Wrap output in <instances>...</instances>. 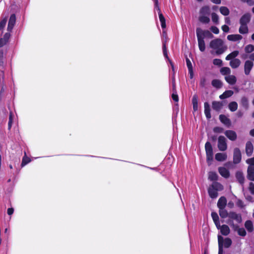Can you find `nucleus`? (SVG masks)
Here are the masks:
<instances>
[{
    "mask_svg": "<svg viewBox=\"0 0 254 254\" xmlns=\"http://www.w3.org/2000/svg\"><path fill=\"white\" fill-rule=\"evenodd\" d=\"M236 204L238 207L240 208H243L244 206L243 202L240 199H238L237 200Z\"/></svg>",
    "mask_w": 254,
    "mask_h": 254,
    "instance_id": "0e129e2a",
    "label": "nucleus"
},
{
    "mask_svg": "<svg viewBox=\"0 0 254 254\" xmlns=\"http://www.w3.org/2000/svg\"><path fill=\"white\" fill-rule=\"evenodd\" d=\"M163 52L164 56L165 57V58L169 60V57H168V54H167V48H166V44L164 42H163Z\"/></svg>",
    "mask_w": 254,
    "mask_h": 254,
    "instance_id": "09e8293b",
    "label": "nucleus"
},
{
    "mask_svg": "<svg viewBox=\"0 0 254 254\" xmlns=\"http://www.w3.org/2000/svg\"><path fill=\"white\" fill-rule=\"evenodd\" d=\"M4 80V72L3 70H0V82L3 84Z\"/></svg>",
    "mask_w": 254,
    "mask_h": 254,
    "instance_id": "4d7b16f0",
    "label": "nucleus"
},
{
    "mask_svg": "<svg viewBox=\"0 0 254 254\" xmlns=\"http://www.w3.org/2000/svg\"><path fill=\"white\" fill-rule=\"evenodd\" d=\"M254 66L253 63L250 60H247L244 64V72L246 75H249Z\"/></svg>",
    "mask_w": 254,
    "mask_h": 254,
    "instance_id": "6e6552de",
    "label": "nucleus"
},
{
    "mask_svg": "<svg viewBox=\"0 0 254 254\" xmlns=\"http://www.w3.org/2000/svg\"><path fill=\"white\" fill-rule=\"evenodd\" d=\"M204 114L206 116V118L207 119L209 120L211 118V110H210V107L209 104V103L207 102H205L204 103Z\"/></svg>",
    "mask_w": 254,
    "mask_h": 254,
    "instance_id": "4468645a",
    "label": "nucleus"
},
{
    "mask_svg": "<svg viewBox=\"0 0 254 254\" xmlns=\"http://www.w3.org/2000/svg\"><path fill=\"white\" fill-rule=\"evenodd\" d=\"M210 8L208 5H204L200 8L199 11L198 20L202 24H208L210 19Z\"/></svg>",
    "mask_w": 254,
    "mask_h": 254,
    "instance_id": "7ed1b4c3",
    "label": "nucleus"
},
{
    "mask_svg": "<svg viewBox=\"0 0 254 254\" xmlns=\"http://www.w3.org/2000/svg\"><path fill=\"white\" fill-rule=\"evenodd\" d=\"M220 73L223 75H229L231 73V69L228 67H223L220 70Z\"/></svg>",
    "mask_w": 254,
    "mask_h": 254,
    "instance_id": "e433bc0d",
    "label": "nucleus"
},
{
    "mask_svg": "<svg viewBox=\"0 0 254 254\" xmlns=\"http://www.w3.org/2000/svg\"><path fill=\"white\" fill-rule=\"evenodd\" d=\"M249 190L251 193L254 194V184L253 183H250L249 185Z\"/></svg>",
    "mask_w": 254,
    "mask_h": 254,
    "instance_id": "e2e57ef3",
    "label": "nucleus"
},
{
    "mask_svg": "<svg viewBox=\"0 0 254 254\" xmlns=\"http://www.w3.org/2000/svg\"><path fill=\"white\" fill-rule=\"evenodd\" d=\"M7 20L6 18H4L1 20L0 22V31H2L4 27H5L6 23Z\"/></svg>",
    "mask_w": 254,
    "mask_h": 254,
    "instance_id": "5fc2aeb1",
    "label": "nucleus"
},
{
    "mask_svg": "<svg viewBox=\"0 0 254 254\" xmlns=\"http://www.w3.org/2000/svg\"><path fill=\"white\" fill-rule=\"evenodd\" d=\"M240 26L239 28V32L241 34H246L249 32V28L248 25L240 24Z\"/></svg>",
    "mask_w": 254,
    "mask_h": 254,
    "instance_id": "a878e982",
    "label": "nucleus"
},
{
    "mask_svg": "<svg viewBox=\"0 0 254 254\" xmlns=\"http://www.w3.org/2000/svg\"><path fill=\"white\" fill-rule=\"evenodd\" d=\"M172 98L174 101H175V102L178 101L179 98H178V96L177 94L176 90L173 91V93H172Z\"/></svg>",
    "mask_w": 254,
    "mask_h": 254,
    "instance_id": "6e6d98bb",
    "label": "nucleus"
},
{
    "mask_svg": "<svg viewBox=\"0 0 254 254\" xmlns=\"http://www.w3.org/2000/svg\"><path fill=\"white\" fill-rule=\"evenodd\" d=\"M242 159V154L240 149L236 147L233 151V163L235 164L239 163Z\"/></svg>",
    "mask_w": 254,
    "mask_h": 254,
    "instance_id": "0eeeda50",
    "label": "nucleus"
},
{
    "mask_svg": "<svg viewBox=\"0 0 254 254\" xmlns=\"http://www.w3.org/2000/svg\"><path fill=\"white\" fill-rule=\"evenodd\" d=\"M223 104L222 102L219 101H213L212 103V109L217 111L219 112L222 109Z\"/></svg>",
    "mask_w": 254,
    "mask_h": 254,
    "instance_id": "f3484780",
    "label": "nucleus"
},
{
    "mask_svg": "<svg viewBox=\"0 0 254 254\" xmlns=\"http://www.w3.org/2000/svg\"><path fill=\"white\" fill-rule=\"evenodd\" d=\"M236 177L239 183L243 185L244 183V177L243 174L241 172H238L236 174Z\"/></svg>",
    "mask_w": 254,
    "mask_h": 254,
    "instance_id": "7c9ffc66",
    "label": "nucleus"
},
{
    "mask_svg": "<svg viewBox=\"0 0 254 254\" xmlns=\"http://www.w3.org/2000/svg\"><path fill=\"white\" fill-rule=\"evenodd\" d=\"M245 51L247 53H251L254 51V46L251 44L247 45L245 48Z\"/></svg>",
    "mask_w": 254,
    "mask_h": 254,
    "instance_id": "37998d69",
    "label": "nucleus"
},
{
    "mask_svg": "<svg viewBox=\"0 0 254 254\" xmlns=\"http://www.w3.org/2000/svg\"><path fill=\"white\" fill-rule=\"evenodd\" d=\"M228 223L232 226V228L234 231H237L239 229V227L237 225L234 224L233 221H230Z\"/></svg>",
    "mask_w": 254,
    "mask_h": 254,
    "instance_id": "680f3d73",
    "label": "nucleus"
},
{
    "mask_svg": "<svg viewBox=\"0 0 254 254\" xmlns=\"http://www.w3.org/2000/svg\"><path fill=\"white\" fill-rule=\"evenodd\" d=\"M223 238L219 235L218 236V254H223V248H222V241Z\"/></svg>",
    "mask_w": 254,
    "mask_h": 254,
    "instance_id": "2f4dec72",
    "label": "nucleus"
},
{
    "mask_svg": "<svg viewBox=\"0 0 254 254\" xmlns=\"http://www.w3.org/2000/svg\"><path fill=\"white\" fill-rule=\"evenodd\" d=\"M13 114L12 112H10L9 115V119H8V129L10 130L13 122Z\"/></svg>",
    "mask_w": 254,
    "mask_h": 254,
    "instance_id": "c03bdc74",
    "label": "nucleus"
},
{
    "mask_svg": "<svg viewBox=\"0 0 254 254\" xmlns=\"http://www.w3.org/2000/svg\"><path fill=\"white\" fill-rule=\"evenodd\" d=\"M219 120L222 124L227 127H229L231 126V123L230 120L225 115H220L219 116Z\"/></svg>",
    "mask_w": 254,
    "mask_h": 254,
    "instance_id": "dca6fc26",
    "label": "nucleus"
},
{
    "mask_svg": "<svg viewBox=\"0 0 254 254\" xmlns=\"http://www.w3.org/2000/svg\"><path fill=\"white\" fill-rule=\"evenodd\" d=\"M241 63L239 59H234L230 61V65L232 68H237L240 66Z\"/></svg>",
    "mask_w": 254,
    "mask_h": 254,
    "instance_id": "5701e85b",
    "label": "nucleus"
},
{
    "mask_svg": "<svg viewBox=\"0 0 254 254\" xmlns=\"http://www.w3.org/2000/svg\"><path fill=\"white\" fill-rule=\"evenodd\" d=\"M196 34L198 41V46L201 52H204L205 50L204 38H212L213 34L208 30H202L200 28L196 29Z\"/></svg>",
    "mask_w": 254,
    "mask_h": 254,
    "instance_id": "f257e3e1",
    "label": "nucleus"
},
{
    "mask_svg": "<svg viewBox=\"0 0 254 254\" xmlns=\"http://www.w3.org/2000/svg\"><path fill=\"white\" fill-rule=\"evenodd\" d=\"M232 245V240L229 238L223 239L222 241V247L224 246L225 248H229Z\"/></svg>",
    "mask_w": 254,
    "mask_h": 254,
    "instance_id": "f704fd0d",
    "label": "nucleus"
},
{
    "mask_svg": "<svg viewBox=\"0 0 254 254\" xmlns=\"http://www.w3.org/2000/svg\"><path fill=\"white\" fill-rule=\"evenodd\" d=\"M192 103L193 105V109L194 111H196L198 109V103L197 98L195 96H194L192 99Z\"/></svg>",
    "mask_w": 254,
    "mask_h": 254,
    "instance_id": "79ce46f5",
    "label": "nucleus"
},
{
    "mask_svg": "<svg viewBox=\"0 0 254 254\" xmlns=\"http://www.w3.org/2000/svg\"><path fill=\"white\" fill-rule=\"evenodd\" d=\"M210 187L217 191H221L223 190V186L220 183L217 182H213Z\"/></svg>",
    "mask_w": 254,
    "mask_h": 254,
    "instance_id": "c85d7f7f",
    "label": "nucleus"
},
{
    "mask_svg": "<svg viewBox=\"0 0 254 254\" xmlns=\"http://www.w3.org/2000/svg\"><path fill=\"white\" fill-rule=\"evenodd\" d=\"M219 213L220 217L222 218L229 217V213L225 208H219Z\"/></svg>",
    "mask_w": 254,
    "mask_h": 254,
    "instance_id": "4c0bfd02",
    "label": "nucleus"
},
{
    "mask_svg": "<svg viewBox=\"0 0 254 254\" xmlns=\"http://www.w3.org/2000/svg\"><path fill=\"white\" fill-rule=\"evenodd\" d=\"M247 178L248 179L252 181H254V168L253 167H248L247 170Z\"/></svg>",
    "mask_w": 254,
    "mask_h": 254,
    "instance_id": "4be33fe9",
    "label": "nucleus"
},
{
    "mask_svg": "<svg viewBox=\"0 0 254 254\" xmlns=\"http://www.w3.org/2000/svg\"><path fill=\"white\" fill-rule=\"evenodd\" d=\"M213 64L215 65L220 66L222 65V61L220 59H215L213 61Z\"/></svg>",
    "mask_w": 254,
    "mask_h": 254,
    "instance_id": "8fccbe9b",
    "label": "nucleus"
},
{
    "mask_svg": "<svg viewBox=\"0 0 254 254\" xmlns=\"http://www.w3.org/2000/svg\"><path fill=\"white\" fill-rule=\"evenodd\" d=\"M186 64H187V65L188 70L190 69H193L191 63L188 58L186 59Z\"/></svg>",
    "mask_w": 254,
    "mask_h": 254,
    "instance_id": "bf43d9fd",
    "label": "nucleus"
},
{
    "mask_svg": "<svg viewBox=\"0 0 254 254\" xmlns=\"http://www.w3.org/2000/svg\"><path fill=\"white\" fill-rule=\"evenodd\" d=\"M211 15L212 22L215 24H218L219 23L218 15L215 12L212 13Z\"/></svg>",
    "mask_w": 254,
    "mask_h": 254,
    "instance_id": "a19ab883",
    "label": "nucleus"
},
{
    "mask_svg": "<svg viewBox=\"0 0 254 254\" xmlns=\"http://www.w3.org/2000/svg\"><path fill=\"white\" fill-rule=\"evenodd\" d=\"M206 151V160L208 164H210L213 158V148L211 143L207 141L205 144Z\"/></svg>",
    "mask_w": 254,
    "mask_h": 254,
    "instance_id": "20e7f679",
    "label": "nucleus"
},
{
    "mask_svg": "<svg viewBox=\"0 0 254 254\" xmlns=\"http://www.w3.org/2000/svg\"><path fill=\"white\" fill-rule=\"evenodd\" d=\"M243 2L247 3L249 6H252L254 5V0H241Z\"/></svg>",
    "mask_w": 254,
    "mask_h": 254,
    "instance_id": "13d9d810",
    "label": "nucleus"
},
{
    "mask_svg": "<svg viewBox=\"0 0 254 254\" xmlns=\"http://www.w3.org/2000/svg\"><path fill=\"white\" fill-rule=\"evenodd\" d=\"M16 22V16L14 14L10 15L7 26V31L10 32L12 31Z\"/></svg>",
    "mask_w": 254,
    "mask_h": 254,
    "instance_id": "9b49d317",
    "label": "nucleus"
},
{
    "mask_svg": "<svg viewBox=\"0 0 254 254\" xmlns=\"http://www.w3.org/2000/svg\"><path fill=\"white\" fill-rule=\"evenodd\" d=\"M225 79L228 83L231 85H234L237 82V78L234 75L230 74L229 75L225 76Z\"/></svg>",
    "mask_w": 254,
    "mask_h": 254,
    "instance_id": "2eb2a0df",
    "label": "nucleus"
},
{
    "mask_svg": "<svg viewBox=\"0 0 254 254\" xmlns=\"http://www.w3.org/2000/svg\"><path fill=\"white\" fill-rule=\"evenodd\" d=\"M254 151V146L252 143L249 141L246 144V153L249 157L252 156Z\"/></svg>",
    "mask_w": 254,
    "mask_h": 254,
    "instance_id": "ddd939ff",
    "label": "nucleus"
},
{
    "mask_svg": "<svg viewBox=\"0 0 254 254\" xmlns=\"http://www.w3.org/2000/svg\"><path fill=\"white\" fill-rule=\"evenodd\" d=\"M245 227L250 232H252L254 230L253 224L251 220H247L246 221L245 223Z\"/></svg>",
    "mask_w": 254,
    "mask_h": 254,
    "instance_id": "473e14b6",
    "label": "nucleus"
},
{
    "mask_svg": "<svg viewBox=\"0 0 254 254\" xmlns=\"http://www.w3.org/2000/svg\"><path fill=\"white\" fill-rule=\"evenodd\" d=\"M217 147L221 151H224L227 150V139L224 136L220 135L218 137Z\"/></svg>",
    "mask_w": 254,
    "mask_h": 254,
    "instance_id": "39448f33",
    "label": "nucleus"
},
{
    "mask_svg": "<svg viewBox=\"0 0 254 254\" xmlns=\"http://www.w3.org/2000/svg\"><path fill=\"white\" fill-rule=\"evenodd\" d=\"M228 108L231 112H235L238 109V104L235 101L230 102L228 105Z\"/></svg>",
    "mask_w": 254,
    "mask_h": 254,
    "instance_id": "c9c22d12",
    "label": "nucleus"
},
{
    "mask_svg": "<svg viewBox=\"0 0 254 254\" xmlns=\"http://www.w3.org/2000/svg\"><path fill=\"white\" fill-rule=\"evenodd\" d=\"M209 46L210 48L215 50L217 55L222 54L227 49V47L224 44L223 41L219 38L211 41Z\"/></svg>",
    "mask_w": 254,
    "mask_h": 254,
    "instance_id": "f03ea898",
    "label": "nucleus"
},
{
    "mask_svg": "<svg viewBox=\"0 0 254 254\" xmlns=\"http://www.w3.org/2000/svg\"><path fill=\"white\" fill-rule=\"evenodd\" d=\"M239 52L238 51H234L227 55L225 58L226 60L229 61L234 59L238 56Z\"/></svg>",
    "mask_w": 254,
    "mask_h": 254,
    "instance_id": "c756f323",
    "label": "nucleus"
},
{
    "mask_svg": "<svg viewBox=\"0 0 254 254\" xmlns=\"http://www.w3.org/2000/svg\"><path fill=\"white\" fill-rule=\"evenodd\" d=\"M222 29L224 32L227 33L229 31V27L226 25H224L222 26Z\"/></svg>",
    "mask_w": 254,
    "mask_h": 254,
    "instance_id": "69168bd1",
    "label": "nucleus"
},
{
    "mask_svg": "<svg viewBox=\"0 0 254 254\" xmlns=\"http://www.w3.org/2000/svg\"><path fill=\"white\" fill-rule=\"evenodd\" d=\"M211 217L214 223H218V221H219L218 215L216 212H212Z\"/></svg>",
    "mask_w": 254,
    "mask_h": 254,
    "instance_id": "49530a36",
    "label": "nucleus"
},
{
    "mask_svg": "<svg viewBox=\"0 0 254 254\" xmlns=\"http://www.w3.org/2000/svg\"><path fill=\"white\" fill-rule=\"evenodd\" d=\"M215 159L220 162L225 161L227 158V155L226 153H217L215 156Z\"/></svg>",
    "mask_w": 254,
    "mask_h": 254,
    "instance_id": "412c9836",
    "label": "nucleus"
},
{
    "mask_svg": "<svg viewBox=\"0 0 254 254\" xmlns=\"http://www.w3.org/2000/svg\"><path fill=\"white\" fill-rule=\"evenodd\" d=\"M224 134L226 137L231 141H235L237 139V133L234 130H227L224 132Z\"/></svg>",
    "mask_w": 254,
    "mask_h": 254,
    "instance_id": "9d476101",
    "label": "nucleus"
},
{
    "mask_svg": "<svg viewBox=\"0 0 254 254\" xmlns=\"http://www.w3.org/2000/svg\"><path fill=\"white\" fill-rule=\"evenodd\" d=\"M213 130L215 133H220L223 132L224 129L222 127H216L213 128Z\"/></svg>",
    "mask_w": 254,
    "mask_h": 254,
    "instance_id": "3c124183",
    "label": "nucleus"
},
{
    "mask_svg": "<svg viewBox=\"0 0 254 254\" xmlns=\"http://www.w3.org/2000/svg\"><path fill=\"white\" fill-rule=\"evenodd\" d=\"M13 212H14V209L13 208H8L7 209V212L9 215H12L13 213Z\"/></svg>",
    "mask_w": 254,
    "mask_h": 254,
    "instance_id": "774afa93",
    "label": "nucleus"
},
{
    "mask_svg": "<svg viewBox=\"0 0 254 254\" xmlns=\"http://www.w3.org/2000/svg\"><path fill=\"white\" fill-rule=\"evenodd\" d=\"M30 161H31V160L29 157H28L26 156H24L22 158L21 166L22 167L25 166L26 164H27L28 163H29L30 162Z\"/></svg>",
    "mask_w": 254,
    "mask_h": 254,
    "instance_id": "a18cd8bd",
    "label": "nucleus"
},
{
    "mask_svg": "<svg viewBox=\"0 0 254 254\" xmlns=\"http://www.w3.org/2000/svg\"><path fill=\"white\" fill-rule=\"evenodd\" d=\"M240 104L246 110H248L249 107V100L247 97L243 96L241 98Z\"/></svg>",
    "mask_w": 254,
    "mask_h": 254,
    "instance_id": "b1692460",
    "label": "nucleus"
},
{
    "mask_svg": "<svg viewBox=\"0 0 254 254\" xmlns=\"http://www.w3.org/2000/svg\"><path fill=\"white\" fill-rule=\"evenodd\" d=\"M218 176L214 172H210L208 174V179L210 181H215L217 180Z\"/></svg>",
    "mask_w": 254,
    "mask_h": 254,
    "instance_id": "ea45409f",
    "label": "nucleus"
},
{
    "mask_svg": "<svg viewBox=\"0 0 254 254\" xmlns=\"http://www.w3.org/2000/svg\"><path fill=\"white\" fill-rule=\"evenodd\" d=\"M212 85L217 89L221 88L222 86V83L221 80L219 79H213L211 82Z\"/></svg>",
    "mask_w": 254,
    "mask_h": 254,
    "instance_id": "72a5a7b5",
    "label": "nucleus"
},
{
    "mask_svg": "<svg viewBox=\"0 0 254 254\" xmlns=\"http://www.w3.org/2000/svg\"><path fill=\"white\" fill-rule=\"evenodd\" d=\"M208 193L211 198H216L218 196L217 191L211 187L208 188Z\"/></svg>",
    "mask_w": 254,
    "mask_h": 254,
    "instance_id": "bb28decb",
    "label": "nucleus"
},
{
    "mask_svg": "<svg viewBox=\"0 0 254 254\" xmlns=\"http://www.w3.org/2000/svg\"><path fill=\"white\" fill-rule=\"evenodd\" d=\"M8 42L7 41L4 39L3 38H1L0 39V47H2L4 45H5Z\"/></svg>",
    "mask_w": 254,
    "mask_h": 254,
    "instance_id": "052dcab7",
    "label": "nucleus"
},
{
    "mask_svg": "<svg viewBox=\"0 0 254 254\" xmlns=\"http://www.w3.org/2000/svg\"><path fill=\"white\" fill-rule=\"evenodd\" d=\"M10 36V34L9 33H6L2 38L6 41H8Z\"/></svg>",
    "mask_w": 254,
    "mask_h": 254,
    "instance_id": "338daca9",
    "label": "nucleus"
},
{
    "mask_svg": "<svg viewBox=\"0 0 254 254\" xmlns=\"http://www.w3.org/2000/svg\"><path fill=\"white\" fill-rule=\"evenodd\" d=\"M218 171L220 174L225 178H228L230 176L229 171L225 167H220L218 168Z\"/></svg>",
    "mask_w": 254,
    "mask_h": 254,
    "instance_id": "aec40b11",
    "label": "nucleus"
},
{
    "mask_svg": "<svg viewBox=\"0 0 254 254\" xmlns=\"http://www.w3.org/2000/svg\"><path fill=\"white\" fill-rule=\"evenodd\" d=\"M237 233L239 235L244 237L246 235V231L243 228H240L237 230Z\"/></svg>",
    "mask_w": 254,
    "mask_h": 254,
    "instance_id": "de8ad7c7",
    "label": "nucleus"
},
{
    "mask_svg": "<svg viewBox=\"0 0 254 254\" xmlns=\"http://www.w3.org/2000/svg\"><path fill=\"white\" fill-rule=\"evenodd\" d=\"M243 37L239 34H231L227 36V39L231 41H238L242 40Z\"/></svg>",
    "mask_w": 254,
    "mask_h": 254,
    "instance_id": "6ab92c4d",
    "label": "nucleus"
},
{
    "mask_svg": "<svg viewBox=\"0 0 254 254\" xmlns=\"http://www.w3.org/2000/svg\"><path fill=\"white\" fill-rule=\"evenodd\" d=\"M229 218L235 220L238 223H240L242 221L241 215L237 214L235 212H230L229 213Z\"/></svg>",
    "mask_w": 254,
    "mask_h": 254,
    "instance_id": "f8f14e48",
    "label": "nucleus"
},
{
    "mask_svg": "<svg viewBox=\"0 0 254 254\" xmlns=\"http://www.w3.org/2000/svg\"><path fill=\"white\" fill-rule=\"evenodd\" d=\"M211 31L215 34H218L219 33V29L215 26H212L210 28Z\"/></svg>",
    "mask_w": 254,
    "mask_h": 254,
    "instance_id": "864d4df0",
    "label": "nucleus"
},
{
    "mask_svg": "<svg viewBox=\"0 0 254 254\" xmlns=\"http://www.w3.org/2000/svg\"><path fill=\"white\" fill-rule=\"evenodd\" d=\"M220 232L223 235L227 236L230 233L229 227L227 225H222L220 228Z\"/></svg>",
    "mask_w": 254,
    "mask_h": 254,
    "instance_id": "cd10ccee",
    "label": "nucleus"
},
{
    "mask_svg": "<svg viewBox=\"0 0 254 254\" xmlns=\"http://www.w3.org/2000/svg\"><path fill=\"white\" fill-rule=\"evenodd\" d=\"M220 12L221 13L224 15L227 16L229 14V9L226 6H221L220 7Z\"/></svg>",
    "mask_w": 254,
    "mask_h": 254,
    "instance_id": "58836bf2",
    "label": "nucleus"
},
{
    "mask_svg": "<svg viewBox=\"0 0 254 254\" xmlns=\"http://www.w3.org/2000/svg\"><path fill=\"white\" fill-rule=\"evenodd\" d=\"M234 94L232 90H226L222 94L219 96V98L221 100L231 97Z\"/></svg>",
    "mask_w": 254,
    "mask_h": 254,
    "instance_id": "393cba45",
    "label": "nucleus"
},
{
    "mask_svg": "<svg viewBox=\"0 0 254 254\" xmlns=\"http://www.w3.org/2000/svg\"><path fill=\"white\" fill-rule=\"evenodd\" d=\"M155 9L158 11L159 14V18L161 23V27L163 29L166 28V22L165 19L161 12V10L158 6V0H155Z\"/></svg>",
    "mask_w": 254,
    "mask_h": 254,
    "instance_id": "423d86ee",
    "label": "nucleus"
},
{
    "mask_svg": "<svg viewBox=\"0 0 254 254\" xmlns=\"http://www.w3.org/2000/svg\"><path fill=\"white\" fill-rule=\"evenodd\" d=\"M251 19V14L250 13H246L243 14L239 20L240 24L248 25Z\"/></svg>",
    "mask_w": 254,
    "mask_h": 254,
    "instance_id": "1a4fd4ad",
    "label": "nucleus"
},
{
    "mask_svg": "<svg viewBox=\"0 0 254 254\" xmlns=\"http://www.w3.org/2000/svg\"><path fill=\"white\" fill-rule=\"evenodd\" d=\"M246 163L250 165L249 167H253L254 168V157L248 159L246 160Z\"/></svg>",
    "mask_w": 254,
    "mask_h": 254,
    "instance_id": "603ef678",
    "label": "nucleus"
},
{
    "mask_svg": "<svg viewBox=\"0 0 254 254\" xmlns=\"http://www.w3.org/2000/svg\"><path fill=\"white\" fill-rule=\"evenodd\" d=\"M227 204V199L225 197L221 196L218 200L217 202V206L218 208H225Z\"/></svg>",
    "mask_w": 254,
    "mask_h": 254,
    "instance_id": "a211bd4d",
    "label": "nucleus"
}]
</instances>
